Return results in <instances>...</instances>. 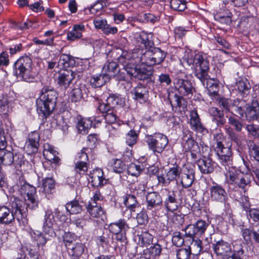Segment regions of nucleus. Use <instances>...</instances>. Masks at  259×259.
Segmentation results:
<instances>
[{"mask_svg":"<svg viewBox=\"0 0 259 259\" xmlns=\"http://www.w3.org/2000/svg\"><path fill=\"white\" fill-rule=\"evenodd\" d=\"M183 63L192 65L195 76L206 87L209 96H219L220 84L218 80L210 78L208 75L209 63L205 55L200 53H187L183 58Z\"/></svg>","mask_w":259,"mask_h":259,"instance_id":"obj_1","label":"nucleus"},{"mask_svg":"<svg viewBox=\"0 0 259 259\" xmlns=\"http://www.w3.org/2000/svg\"><path fill=\"white\" fill-rule=\"evenodd\" d=\"M11 208L0 205V224L5 226L13 225L15 219L19 224L27 216V207L25 202L15 197L11 202Z\"/></svg>","mask_w":259,"mask_h":259,"instance_id":"obj_2","label":"nucleus"},{"mask_svg":"<svg viewBox=\"0 0 259 259\" xmlns=\"http://www.w3.org/2000/svg\"><path fill=\"white\" fill-rule=\"evenodd\" d=\"M57 99V92L49 89L48 87H44L41 90V94L36 101L37 111L42 119H47L52 113L56 107Z\"/></svg>","mask_w":259,"mask_h":259,"instance_id":"obj_3","label":"nucleus"},{"mask_svg":"<svg viewBox=\"0 0 259 259\" xmlns=\"http://www.w3.org/2000/svg\"><path fill=\"white\" fill-rule=\"evenodd\" d=\"M13 73L17 78L28 82H34L38 76V72L33 66L31 59L26 55L20 57L15 62Z\"/></svg>","mask_w":259,"mask_h":259,"instance_id":"obj_4","label":"nucleus"},{"mask_svg":"<svg viewBox=\"0 0 259 259\" xmlns=\"http://www.w3.org/2000/svg\"><path fill=\"white\" fill-rule=\"evenodd\" d=\"M226 174V181L229 186L241 189L244 193L251 185L250 176L248 174L242 173L233 167L229 168Z\"/></svg>","mask_w":259,"mask_h":259,"instance_id":"obj_5","label":"nucleus"},{"mask_svg":"<svg viewBox=\"0 0 259 259\" xmlns=\"http://www.w3.org/2000/svg\"><path fill=\"white\" fill-rule=\"evenodd\" d=\"M140 58H138V62L141 61L142 64L148 66L161 64L164 60L167 53L162 51L159 48L153 47L143 53L140 50H138Z\"/></svg>","mask_w":259,"mask_h":259,"instance_id":"obj_6","label":"nucleus"},{"mask_svg":"<svg viewBox=\"0 0 259 259\" xmlns=\"http://www.w3.org/2000/svg\"><path fill=\"white\" fill-rule=\"evenodd\" d=\"M219 105L226 112H230L234 115L237 114L240 117H243L246 101L239 99L233 100L229 98H221L219 100Z\"/></svg>","mask_w":259,"mask_h":259,"instance_id":"obj_7","label":"nucleus"},{"mask_svg":"<svg viewBox=\"0 0 259 259\" xmlns=\"http://www.w3.org/2000/svg\"><path fill=\"white\" fill-rule=\"evenodd\" d=\"M145 141L149 149L154 154L161 153L168 144L167 137L160 133L146 135Z\"/></svg>","mask_w":259,"mask_h":259,"instance_id":"obj_8","label":"nucleus"},{"mask_svg":"<svg viewBox=\"0 0 259 259\" xmlns=\"http://www.w3.org/2000/svg\"><path fill=\"white\" fill-rule=\"evenodd\" d=\"M109 231L115 234L116 239L123 246L127 243L126 232L130 228L126 221L124 219H119L117 221L111 223L109 225Z\"/></svg>","mask_w":259,"mask_h":259,"instance_id":"obj_9","label":"nucleus"},{"mask_svg":"<svg viewBox=\"0 0 259 259\" xmlns=\"http://www.w3.org/2000/svg\"><path fill=\"white\" fill-rule=\"evenodd\" d=\"M221 164L223 165L226 170L231 168L232 165V153L231 149L229 146L225 147L221 142H217L215 148Z\"/></svg>","mask_w":259,"mask_h":259,"instance_id":"obj_10","label":"nucleus"},{"mask_svg":"<svg viewBox=\"0 0 259 259\" xmlns=\"http://www.w3.org/2000/svg\"><path fill=\"white\" fill-rule=\"evenodd\" d=\"M209 192L210 198L212 201L226 204L228 200V195L222 185L213 182L209 187Z\"/></svg>","mask_w":259,"mask_h":259,"instance_id":"obj_11","label":"nucleus"},{"mask_svg":"<svg viewBox=\"0 0 259 259\" xmlns=\"http://www.w3.org/2000/svg\"><path fill=\"white\" fill-rule=\"evenodd\" d=\"M183 192L182 191H168L166 197L164 199V206L166 210L174 212L177 210L183 200Z\"/></svg>","mask_w":259,"mask_h":259,"instance_id":"obj_12","label":"nucleus"},{"mask_svg":"<svg viewBox=\"0 0 259 259\" xmlns=\"http://www.w3.org/2000/svg\"><path fill=\"white\" fill-rule=\"evenodd\" d=\"M209 224L205 221L199 220L193 224L187 226L183 230L185 231V236L189 238H195L202 235Z\"/></svg>","mask_w":259,"mask_h":259,"instance_id":"obj_13","label":"nucleus"},{"mask_svg":"<svg viewBox=\"0 0 259 259\" xmlns=\"http://www.w3.org/2000/svg\"><path fill=\"white\" fill-rule=\"evenodd\" d=\"M175 88L179 94L183 96H192L195 91V88L191 80L179 77L176 79Z\"/></svg>","mask_w":259,"mask_h":259,"instance_id":"obj_14","label":"nucleus"},{"mask_svg":"<svg viewBox=\"0 0 259 259\" xmlns=\"http://www.w3.org/2000/svg\"><path fill=\"white\" fill-rule=\"evenodd\" d=\"M87 148H83L80 152L78 153L75 159V170L81 175L85 174L88 169V156L85 151Z\"/></svg>","mask_w":259,"mask_h":259,"instance_id":"obj_15","label":"nucleus"},{"mask_svg":"<svg viewBox=\"0 0 259 259\" xmlns=\"http://www.w3.org/2000/svg\"><path fill=\"white\" fill-rule=\"evenodd\" d=\"M195 180L194 167L189 164L185 165L181 170V183L184 188H189Z\"/></svg>","mask_w":259,"mask_h":259,"instance_id":"obj_16","label":"nucleus"},{"mask_svg":"<svg viewBox=\"0 0 259 259\" xmlns=\"http://www.w3.org/2000/svg\"><path fill=\"white\" fill-rule=\"evenodd\" d=\"M182 144L186 151L199 152V147L198 143L192 138V132L186 130L183 132Z\"/></svg>","mask_w":259,"mask_h":259,"instance_id":"obj_17","label":"nucleus"},{"mask_svg":"<svg viewBox=\"0 0 259 259\" xmlns=\"http://www.w3.org/2000/svg\"><path fill=\"white\" fill-rule=\"evenodd\" d=\"M212 248L215 254L223 258L227 259L231 256L232 248L231 245L227 242L223 240L218 241L212 244Z\"/></svg>","mask_w":259,"mask_h":259,"instance_id":"obj_18","label":"nucleus"},{"mask_svg":"<svg viewBox=\"0 0 259 259\" xmlns=\"http://www.w3.org/2000/svg\"><path fill=\"white\" fill-rule=\"evenodd\" d=\"M132 59L129 60L127 64L124 65V70L126 72V74L131 78L135 77L138 70L137 65L142 64L141 61H137L138 58H140V55L137 50H135L132 54Z\"/></svg>","mask_w":259,"mask_h":259,"instance_id":"obj_19","label":"nucleus"},{"mask_svg":"<svg viewBox=\"0 0 259 259\" xmlns=\"http://www.w3.org/2000/svg\"><path fill=\"white\" fill-rule=\"evenodd\" d=\"M65 245L68 254L72 256L80 257L84 252L86 247L84 244L80 242L64 240Z\"/></svg>","mask_w":259,"mask_h":259,"instance_id":"obj_20","label":"nucleus"},{"mask_svg":"<svg viewBox=\"0 0 259 259\" xmlns=\"http://www.w3.org/2000/svg\"><path fill=\"white\" fill-rule=\"evenodd\" d=\"M147 209L152 210L153 209L160 207L163 204V199L160 193L156 191L148 192L146 195Z\"/></svg>","mask_w":259,"mask_h":259,"instance_id":"obj_21","label":"nucleus"},{"mask_svg":"<svg viewBox=\"0 0 259 259\" xmlns=\"http://www.w3.org/2000/svg\"><path fill=\"white\" fill-rule=\"evenodd\" d=\"M39 140V135L36 132H32L28 135V141L24 147V150L28 154L37 152Z\"/></svg>","mask_w":259,"mask_h":259,"instance_id":"obj_22","label":"nucleus"},{"mask_svg":"<svg viewBox=\"0 0 259 259\" xmlns=\"http://www.w3.org/2000/svg\"><path fill=\"white\" fill-rule=\"evenodd\" d=\"M189 124L191 129L197 133H203L206 128L201 122L197 110L193 109L190 113Z\"/></svg>","mask_w":259,"mask_h":259,"instance_id":"obj_23","label":"nucleus"},{"mask_svg":"<svg viewBox=\"0 0 259 259\" xmlns=\"http://www.w3.org/2000/svg\"><path fill=\"white\" fill-rule=\"evenodd\" d=\"M200 172L203 174H208L214 170L216 163L209 157H203L196 161Z\"/></svg>","mask_w":259,"mask_h":259,"instance_id":"obj_24","label":"nucleus"},{"mask_svg":"<svg viewBox=\"0 0 259 259\" xmlns=\"http://www.w3.org/2000/svg\"><path fill=\"white\" fill-rule=\"evenodd\" d=\"M103 176L102 169L99 168H96L90 172L89 177L94 187H101L107 183V180Z\"/></svg>","mask_w":259,"mask_h":259,"instance_id":"obj_25","label":"nucleus"},{"mask_svg":"<svg viewBox=\"0 0 259 259\" xmlns=\"http://www.w3.org/2000/svg\"><path fill=\"white\" fill-rule=\"evenodd\" d=\"M75 77V73L70 69L61 70L58 78V84L62 88L67 89Z\"/></svg>","mask_w":259,"mask_h":259,"instance_id":"obj_26","label":"nucleus"},{"mask_svg":"<svg viewBox=\"0 0 259 259\" xmlns=\"http://www.w3.org/2000/svg\"><path fill=\"white\" fill-rule=\"evenodd\" d=\"M54 215L51 210L47 209L45 212V222L43 225V229L46 234L49 236H55V233L54 229Z\"/></svg>","mask_w":259,"mask_h":259,"instance_id":"obj_27","label":"nucleus"},{"mask_svg":"<svg viewBox=\"0 0 259 259\" xmlns=\"http://www.w3.org/2000/svg\"><path fill=\"white\" fill-rule=\"evenodd\" d=\"M243 112L246 118L249 120H257L259 115V106L256 101H252L251 104L246 103Z\"/></svg>","mask_w":259,"mask_h":259,"instance_id":"obj_28","label":"nucleus"},{"mask_svg":"<svg viewBox=\"0 0 259 259\" xmlns=\"http://www.w3.org/2000/svg\"><path fill=\"white\" fill-rule=\"evenodd\" d=\"M208 113L212 117V121L217 124V126L222 127L226 123V119L224 116L223 110L212 107L208 109Z\"/></svg>","mask_w":259,"mask_h":259,"instance_id":"obj_29","label":"nucleus"},{"mask_svg":"<svg viewBox=\"0 0 259 259\" xmlns=\"http://www.w3.org/2000/svg\"><path fill=\"white\" fill-rule=\"evenodd\" d=\"M132 93L134 95L133 98L141 103L146 102L148 98L149 92L147 88L141 84L135 87Z\"/></svg>","mask_w":259,"mask_h":259,"instance_id":"obj_30","label":"nucleus"},{"mask_svg":"<svg viewBox=\"0 0 259 259\" xmlns=\"http://www.w3.org/2000/svg\"><path fill=\"white\" fill-rule=\"evenodd\" d=\"M235 89L238 91V95L245 97L250 93L251 85L246 78H241L236 81Z\"/></svg>","mask_w":259,"mask_h":259,"instance_id":"obj_31","label":"nucleus"},{"mask_svg":"<svg viewBox=\"0 0 259 259\" xmlns=\"http://www.w3.org/2000/svg\"><path fill=\"white\" fill-rule=\"evenodd\" d=\"M86 209L90 215L93 218H99L104 213L101 203L94 202H89L86 205Z\"/></svg>","mask_w":259,"mask_h":259,"instance_id":"obj_32","label":"nucleus"},{"mask_svg":"<svg viewBox=\"0 0 259 259\" xmlns=\"http://www.w3.org/2000/svg\"><path fill=\"white\" fill-rule=\"evenodd\" d=\"M244 253L242 242L240 241H235L233 243L231 256L227 259H243Z\"/></svg>","mask_w":259,"mask_h":259,"instance_id":"obj_33","label":"nucleus"},{"mask_svg":"<svg viewBox=\"0 0 259 259\" xmlns=\"http://www.w3.org/2000/svg\"><path fill=\"white\" fill-rule=\"evenodd\" d=\"M109 80V75L106 73H102L99 75L92 77L90 80V83L93 88H100Z\"/></svg>","mask_w":259,"mask_h":259,"instance_id":"obj_34","label":"nucleus"},{"mask_svg":"<svg viewBox=\"0 0 259 259\" xmlns=\"http://www.w3.org/2000/svg\"><path fill=\"white\" fill-rule=\"evenodd\" d=\"M115 55H119V56L116 57V59L118 62L123 65V67L124 65L127 64L129 60L132 59V54L123 51L120 49H116L112 51V55L114 56L115 58H116Z\"/></svg>","mask_w":259,"mask_h":259,"instance_id":"obj_35","label":"nucleus"},{"mask_svg":"<svg viewBox=\"0 0 259 259\" xmlns=\"http://www.w3.org/2000/svg\"><path fill=\"white\" fill-rule=\"evenodd\" d=\"M75 64V61L72 56L63 54L60 55L57 66L58 67L66 68L73 67Z\"/></svg>","mask_w":259,"mask_h":259,"instance_id":"obj_36","label":"nucleus"},{"mask_svg":"<svg viewBox=\"0 0 259 259\" xmlns=\"http://www.w3.org/2000/svg\"><path fill=\"white\" fill-rule=\"evenodd\" d=\"M192 242L190 245L188 246L192 255H197L204 251L203 247L202 246V241L198 237L190 238Z\"/></svg>","mask_w":259,"mask_h":259,"instance_id":"obj_37","label":"nucleus"},{"mask_svg":"<svg viewBox=\"0 0 259 259\" xmlns=\"http://www.w3.org/2000/svg\"><path fill=\"white\" fill-rule=\"evenodd\" d=\"M92 126V121L89 118H81L78 119L77 128L80 134L86 135Z\"/></svg>","mask_w":259,"mask_h":259,"instance_id":"obj_38","label":"nucleus"},{"mask_svg":"<svg viewBox=\"0 0 259 259\" xmlns=\"http://www.w3.org/2000/svg\"><path fill=\"white\" fill-rule=\"evenodd\" d=\"M152 36V33L145 31H142L139 34L138 41L144 45L147 50L154 46L153 41L150 39Z\"/></svg>","mask_w":259,"mask_h":259,"instance_id":"obj_39","label":"nucleus"},{"mask_svg":"<svg viewBox=\"0 0 259 259\" xmlns=\"http://www.w3.org/2000/svg\"><path fill=\"white\" fill-rule=\"evenodd\" d=\"M14 163V154L7 150H0V164L11 165Z\"/></svg>","mask_w":259,"mask_h":259,"instance_id":"obj_40","label":"nucleus"},{"mask_svg":"<svg viewBox=\"0 0 259 259\" xmlns=\"http://www.w3.org/2000/svg\"><path fill=\"white\" fill-rule=\"evenodd\" d=\"M85 90L84 87L76 85L70 93V99L72 102H77L82 98V91Z\"/></svg>","mask_w":259,"mask_h":259,"instance_id":"obj_41","label":"nucleus"},{"mask_svg":"<svg viewBox=\"0 0 259 259\" xmlns=\"http://www.w3.org/2000/svg\"><path fill=\"white\" fill-rule=\"evenodd\" d=\"M257 226L253 228H245L242 230V236L246 243L252 242L255 240Z\"/></svg>","mask_w":259,"mask_h":259,"instance_id":"obj_42","label":"nucleus"},{"mask_svg":"<svg viewBox=\"0 0 259 259\" xmlns=\"http://www.w3.org/2000/svg\"><path fill=\"white\" fill-rule=\"evenodd\" d=\"M118 67V65L116 62L111 61L105 64L103 68V70L105 71V73L109 75L110 79L111 76H115L116 73L119 71Z\"/></svg>","mask_w":259,"mask_h":259,"instance_id":"obj_43","label":"nucleus"},{"mask_svg":"<svg viewBox=\"0 0 259 259\" xmlns=\"http://www.w3.org/2000/svg\"><path fill=\"white\" fill-rule=\"evenodd\" d=\"M32 239L36 242L37 246H43L46 243L48 238H46L41 232L36 231L30 232Z\"/></svg>","mask_w":259,"mask_h":259,"instance_id":"obj_44","label":"nucleus"},{"mask_svg":"<svg viewBox=\"0 0 259 259\" xmlns=\"http://www.w3.org/2000/svg\"><path fill=\"white\" fill-rule=\"evenodd\" d=\"M55 181L52 177H48L42 180V187L44 192L46 194L52 193V190L55 189Z\"/></svg>","mask_w":259,"mask_h":259,"instance_id":"obj_45","label":"nucleus"},{"mask_svg":"<svg viewBox=\"0 0 259 259\" xmlns=\"http://www.w3.org/2000/svg\"><path fill=\"white\" fill-rule=\"evenodd\" d=\"M65 208L70 214H77L82 210V206L79 204L78 201L76 200L66 203Z\"/></svg>","mask_w":259,"mask_h":259,"instance_id":"obj_46","label":"nucleus"},{"mask_svg":"<svg viewBox=\"0 0 259 259\" xmlns=\"http://www.w3.org/2000/svg\"><path fill=\"white\" fill-rule=\"evenodd\" d=\"M227 134L228 138L231 140L232 142L235 143L238 147L242 146L243 138L241 135L236 133L231 128H227Z\"/></svg>","mask_w":259,"mask_h":259,"instance_id":"obj_47","label":"nucleus"},{"mask_svg":"<svg viewBox=\"0 0 259 259\" xmlns=\"http://www.w3.org/2000/svg\"><path fill=\"white\" fill-rule=\"evenodd\" d=\"M153 74V71L151 69H148L146 68H139L135 78L139 80H145L151 79Z\"/></svg>","mask_w":259,"mask_h":259,"instance_id":"obj_48","label":"nucleus"},{"mask_svg":"<svg viewBox=\"0 0 259 259\" xmlns=\"http://www.w3.org/2000/svg\"><path fill=\"white\" fill-rule=\"evenodd\" d=\"M124 204L131 211H135V208L138 206V203L136 197L132 194H127L124 197Z\"/></svg>","mask_w":259,"mask_h":259,"instance_id":"obj_49","label":"nucleus"},{"mask_svg":"<svg viewBox=\"0 0 259 259\" xmlns=\"http://www.w3.org/2000/svg\"><path fill=\"white\" fill-rule=\"evenodd\" d=\"M18 192L22 196L26 195L28 196L32 193L36 192V189L34 187L29 185V184L24 182L23 184H20V187L18 189Z\"/></svg>","mask_w":259,"mask_h":259,"instance_id":"obj_50","label":"nucleus"},{"mask_svg":"<svg viewBox=\"0 0 259 259\" xmlns=\"http://www.w3.org/2000/svg\"><path fill=\"white\" fill-rule=\"evenodd\" d=\"M106 102L115 110L116 106L122 105L123 104V100L119 96L113 94L110 95L107 98Z\"/></svg>","mask_w":259,"mask_h":259,"instance_id":"obj_51","label":"nucleus"},{"mask_svg":"<svg viewBox=\"0 0 259 259\" xmlns=\"http://www.w3.org/2000/svg\"><path fill=\"white\" fill-rule=\"evenodd\" d=\"M27 203L25 202L27 208L28 207L30 209H35L38 207L39 200H38L36 193H32V194H30V195L27 196Z\"/></svg>","mask_w":259,"mask_h":259,"instance_id":"obj_52","label":"nucleus"},{"mask_svg":"<svg viewBox=\"0 0 259 259\" xmlns=\"http://www.w3.org/2000/svg\"><path fill=\"white\" fill-rule=\"evenodd\" d=\"M113 171L117 174L123 172L126 169L125 163L120 159H115L112 164Z\"/></svg>","mask_w":259,"mask_h":259,"instance_id":"obj_53","label":"nucleus"},{"mask_svg":"<svg viewBox=\"0 0 259 259\" xmlns=\"http://www.w3.org/2000/svg\"><path fill=\"white\" fill-rule=\"evenodd\" d=\"M137 20L142 23L151 22L155 23L158 20V18L151 13H145L139 14Z\"/></svg>","mask_w":259,"mask_h":259,"instance_id":"obj_54","label":"nucleus"},{"mask_svg":"<svg viewBox=\"0 0 259 259\" xmlns=\"http://www.w3.org/2000/svg\"><path fill=\"white\" fill-rule=\"evenodd\" d=\"M126 169L129 175L135 177L139 176L143 170L142 165L133 163H131Z\"/></svg>","mask_w":259,"mask_h":259,"instance_id":"obj_55","label":"nucleus"},{"mask_svg":"<svg viewBox=\"0 0 259 259\" xmlns=\"http://www.w3.org/2000/svg\"><path fill=\"white\" fill-rule=\"evenodd\" d=\"M138 134L136 131L131 130L126 135L125 142L127 145L132 146L137 143Z\"/></svg>","mask_w":259,"mask_h":259,"instance_id":"obj_56","label":"nucleus"},{"mask_svg":"<svg viewBox=\"0 0 259 259\" xmlns=\"http://www.w3.org/2000/svg\"><path fill=\"white\" fill-rule=\"evenodd\" d=\"M248 146L250 156L259 162V146L250 140L248 143Z\"/></svg>","mask_w":259,"mask_h":259,"instance_id":"obj_57","label":"nucleus"},{"mask_svg":"<svg viewBox=\"0 0 259 259\" xmlns=\"http://www.w3.org/2000/svg\"><path fill=\"white\" fill-rule=\"evenodd\" d=\"M33 22L32 21L27 19V20L23 23L20 21L14 22L12 23V27L15 29L24 31L28 29L29 27H32Z\"/></svg>","mask_w":259,"mask_h":259,"instance_id":"obj_58","label":"nucleus"},{"mask_svg":"<svg viewBox=\"0 0 259 259\" xmlns=\"http://www.w3.org/2000/svg\"><path fill=\"white\" fill-rule=\"evenodd\" d=\"M170 7L174 10L183 11L186 8V2L182 0H170Z\"/></svg>","mask_w":259,"mask_h":259,"instance_id":"obj_59","label":"nucleus"},{"mask_svg":"<svg viewBox=\"0 0 259 259\" xmlns=\"http://www.w3.org/2000/svg\"><path fill=\"white\" fill-rule=\"evenodd\" d=\"M191 252L188 248H181L176 250L177 259H190Z\"/></svg>","mask_w":259,"mask_h":259,"instance_id":"obj_60","label":"nucleus"},{"mask_svg":"<svg viewBox=\"0 0 259 259\" xmlns=\"http://www.w3.org/2000/svg\"><path fill=\"white\" fill-rule=\"evenodd\" d=\"M226 16H222L220 15H214L215 20L219 21L222 24L225 25H229L232 22L231 16L232 14L229 11H226Z\"/></svg>","mask_w":259,"mask_h":259,"instance_id":"obj_61","label":"nucleus"},{"mask_svg":"<svg viewBox=\"0 0 259 259\" xmlns=\"http://www.w3.org/2000/svg\"><path fill=\"white\" fill-rule=\"evenodd\" d=\"M180 170L178 166H174L170 168L166 174V177L169 181H172L176 180L177 177L180 176Z\"/></svg>","mask_w":259,"mask_h":259,"instance_id":"obj_62","label":"nucleus"},{"mask_svg":"<svg viewBox=\"0 0 259 259\" xmlns=\"http://www.w3.org/2000/svg\"><path fill=\"white\" fill-rule=\"evenodd\" d=\"M139 238L140 241L143 245H149L152 242L153 237L152 235L147 232H143L139 236Z\"/></svg>","mask_w":259,"mask_h":259,"instance_id":"obj_63","label":"nucleus"},{"mask_svg":"<svg viewBox=\"0 0 259 259\" xmlns=\"http://www.w3.org/2000/svg\"><path fill=\"white\" fill-rule=\"evenodd\" d=\"M172 243L176 246H181L184 243V239L180 232H175L172 237Z\"/></svg>","mask_w":259,"mask_h":259,"instance_id":"obj_64","label":"nucleus"}]
</instances>
